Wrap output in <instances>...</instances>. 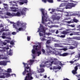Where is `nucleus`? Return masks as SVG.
Listing matches in <instances>:
<instances>
[{"label":"nucleus","mask_w":80,"mask_h":80,"mask_svg":"<svg viewBox=\"0 0 80 80\" xmlns=\"http://www.w3.org/2000/svg\"><path fill=\"white\" fill-rule=\"evenodd\" d=\"M41 11L42 14L43 15V16L42 17V23L44 24L45 23L44 21L47 22V17L45 15V9L42 8L40 9Z\"/></svg>","instance_id":"f257e3e1"},{"label":"nucleus","mask_w":80,"mask_h":80,"mask_svg":"<svg viewBox=\"0 0 80 80\" xmlns=\"http://www.w3.org/2000/svg\"><path fill=\"white\" fill-rule=\"evenodd\" d=\"M33 79V77L32 76V73H28L26 74L24 80H31Z\"/></svg>","instance_id":"f03ea898"},{"label":"nucleus","mask_w":80,"mask_h":80,"mask_svg":"<svg viewBox=\"0 0 80 80\" xmlns=\"http://www.w3.org/2000/svg\"><path fill=\"white\" fill-rule=\"evenodd\" d=\"M23 65H24V69H26L27 70H28V69H29V73H31V69L30 68V67L28 66V65H30V64H28L27 63H25L24 62L23 63Z\"/></svg>","instance_id":"7ed1b4c3"},{"label":"nucleus","mask_w":80,"mask_h":80,"mask_svg":"<svg viewBox=\"0 0 80 80\" xmlns=\"http://www.w3.org/2000/svg\"><path fill=\"white\" fill-rule=\"evenodd\" d=\"M76 4H75L73 3H69L67 5V7H66V9H68V8H72V7H75L76 6Z\"/></svg>","instance_id":"20e7f679"},{"label":"nucleus","mask_w":80,"mask_h":80,"mask_svg":"<svg viewBox=\"0 0 80 80\" xmlns=\"http://www.w3.org/2000/svg\"><path fill=\"white\" fill-rule=\"evenodd\" d=\"M33 48H35V50H40V48H42V46L41 45V44L39 43V46L38 45H34L33 46Z\"/></svg>","instance_id":"39448f33"},{"label":"nucleus","mask_w":80,"mask_h":80,"mask_svg":"<svg viewBox=\"0 0 80 80\" xmlns=\"http://www.w3.org/2000/svg\"><path fill=\"white\" fill-rule=\"evenodd\" d=\"M21 24V23H20V22H18L17 23L13 24V27H14V28H15L16 29H18V28L17 27H18V26H19Z\"/></svg>","instance_id":"423d86ee"},{"label":"nucleus","mask_w":80,"mask_h":80,"mask_svg":"<svg viewBox=\"0 0 80 80\" xmlns=\"http://www.w3.org/2000/svg\"><path fill=\"white\" fill-rule=\"evenodd\" d=\"M13 15L14 17H16V16H17V17H20V16H21V13L20 12H17L16 13L14 12V14Z\"/></svg>","instance_id":"0eeeda50"},{"label":"nucleus","mask_w":80,"mask_h":80,"mask_svg":"<svg viewBox=\"0 0 80 80\" xmlns=\"http://www.w3.org/2000/svg\"><path fill=\"white\" fill-rule=\"evenodd\" d=\"M0 65L5 66V65H7V62L5 61H0Z\"/></svg>","instance_id":"6e6552de"},{"label":"nucleus","mask_w":80,"mask_h":80,"mask_svg":"<svg viewBox=\"0 0 80 80\" xmlns=\"http://www.w3.org/2000/svg\"><path fill=\"white\" fill-rule=\"evenodd\" d=\"M47 52L49 53H51L52 55H54V52L52 50H50V49H47Z\"/></svg>","instance_id":"1a4fd4ad"},{"label":"nucleus","mask_w":80,"mask_h":80,"mask_svg":"<svg viewBox=\"0 0 80 80\" xmlns=\"http://www.w3.org/2000/svg\"><path fill=\"white\" fill-rule=\"evenodd\" d=\"M47 52L49 53H51L52 55H54V52L52 50H50V49H47Z\"/></svg>","instance_id":"9d476101"},{"label":"nucleus","mask_w":80,"mask_h":80,"mask_svg":"<svg viewBox=\"0 0 80 80\" xmlns=\"http://www.w3.org/2000/svg\"><path fill=\"white\" fill-rule=\"evenodd\" d=\"M75 58H78V59H76L74 61V62H77V61H78V60H79V58H80V53H79L78 54V55H76L75 56Z\"/></svg>","instance_id":"9b49d317"},{"label":"nucleus","mask_w":80,"mask_h":80,"mask_svg":"<svg viewBox=\"0 0 80 80\" xmlns=\"http://www.w3.org/2000/svg\"><path fill=\"white\" fill-rule=\"evenodd\" d=\"M5 75H6V76H7V77H10V76H13V75H14L15 77L16 76V75H15V74H12L11 75H10V74L8 73H6Z\"/></svg>","instance_id":"f8f14e48"},{"label":"nucleus","mask_w":80,"mask_h":80,"mask_svg":"<svg viewBox=\"0 0 80 80\" xmlns=\"http://www.w3.org/2000/svg\"><path fill=\"white\" fill-rule=\"evenodd\" d=\"M13 14L14 12H12V14L10 12H7L6 13L7 15L10 16V17H14Z\"/></svg>","instance_id":"ddd939ff"},{"label":"nucleus","mask_w":80,"mask_h":80,"mask_svg":"<svg viewBox=\"0 0 80 80\" xmlns=\"http://www.w3.org/2000/svg\"><path fill=\"white\" fill-rule=\"evenodd\" d=\"M71 31L67 32V31H63L62 32V34L63 35H68L69 33H70Z\"/></svg>","instance_id":"4468645a"},{"label":"nucleus","mask_w":80,"mask_h":80,"mask_svg":"<svg viewBox=\"0 0 80 80\" xmlns=\"http://www.w3.org/2000/svg\"><path fill=\"white\" fill-rule=\"evenodd\" d=\"M27 72L28 73H30V72L28 73L29 72V71L27 69H24V71L22 72V75H25L27 73Z\"/></svg>","instance_id":"2eb2a0df"},{"label":"nucleus","mask_w":80,"mask_h":80,"mask_svg":"<svg viewBox=\"0 0 80 80\" xmlns=\"http://www.w3.org/2000/svg\"><path fill=\"white\" fill-rule=\"evenodd\" d=\"M68 53L67 52H65L64 53H63L62 54H59L60 56H61L62 57H66V56H67L68 55Z\"/></svg>","instance_id":"dca6fc26"},{"label":"nucleus","mask_w":80,"mask_h":80,"mask_svg":"<svg viewBox=\"0 0 80 80\" xmlns=\"http://www.w3.org/2000/svg\"><path fill=\"white\" fill-rule=\"evenodd\" d=\"M55 47H61L62 48L63 47L62 46L60 45V44H55Z\"/></svg>","instance_id":"f3484780"},{"label":"nucleus","mask_w":80,"mask_h":80,"mask_svg":"<svg viewBox=\"0 0 80 80\" xmlns=\"http://www.w3.org/2000/svg\"><path fill=\"white\" fill-rule=\"evenodd\" d=\"M45 70L43 68H41L40 69H39L38 70V72L39 73H42V72H43Z\"/></svg>","instance_id":"a211bd4d"},{"label":"nucleus","mask_w":80,"mask_h":80,"mask_svg":"<svg viewBox=\"0 0 80 80\" xmlns=\"http://www.w3.org/2000/svg\"><path fill=\"white\" fill-rule=\"evenodd\" d=\"M73 46H74L75 48H77L78 46V43L77 42H75L72 44Z\"/></svg>","instance_id":"6ab92c4d"},{"label":"nucleus","mask_w":80,"mask_h":80,"mask_svg":"<svg viewBox=\"0 0 80 80\" xmlns=\"http://www.w3.org/2000/svg\"><path fill=\"white\" fill-rule=\"evenodd\" d=\"M54 55H60V53H59V52L58 51H57L55 50H54Z\"/></svg>","instance_id":"aec40b11"},{"label":"nucleus","mask_w":80,"mask_h":80,"mask_svg":"<svg viewBox=\"0 0 80 80\" xmlns=\"http://www.w3.org/2000/svg\"><path fill=\"white\" fill-rule=\"evenodd\" d=\"M73 39H74V40H80V37H73Z\"/></svg>","instance_id":"412c9836"},{"label":"nucleus","mask_w":80,"mask_h":80,"mask_svg":"<svg viewBox=\"0 0 80 80\" xmlns=\"http://www.w3.org/2000/svg\"><path fill=\"white\" fill-rule=\"evenodd\" d=\"M40 28H41V29L40 28H38L39 30L38 31H38L40 30H43V29H45V28H44V27L42 25V24H40Z\"/></svg>","instance_id":"4be33fe9"},{"label":"nucleus","mask_w":80,"mask_h":80,"mask_svg":"<svg viewBox=\"0 0 80 80\" xmlns=\"http://www.w3.org/2000/svg\"><path fill=\"white\" fill-rule=\"evenodd\" d=\"M20 13H21V15H25V12L23 11H22H22H20Z\"/></svg>","instance_id":"5701e85b"},{"label":"nucleus","mask_w":80,"mask_h":80,"mask_svg":"<svg viewBox=\"0 0 80 80\" xmlns=\"http://www.w3.org/2000/svg\"><path fill=\"white\" fill-rule=\"evenodd\" d=\"M8 73H11L12 72V69L10 68H8L7 69V71H6Z\"/></svg>","instance_id":"b1692460"},{"label":"nucleus","mask_w":80,"mask_h":80,"mask_svg":"<svg viewBox=\"0 0 80 80\" xmlns=\"http://www.w3.org/2000/svg\"><path fill=\"white\" fill-rule=\"evenodd\" d=\"M77 71L76 70H73L72 71V73L74 74L75 75V74H77Z\"/></svg>","instance_id":"393cba45"},{"label":"nucleus","mask_w":80,"mask_h":80,"mask_svg":"<svg viewBox=\"0 0 80 80\" xmlns=\"http://www.w3.org/2000/svg\"><path fill=\"white\" fill-rule=\"evenodd\" d=\"M21 2H24V3H27L28 1L27 0H20Z\"/></svg>","instance_id":"a878e982"},{"label":"nucleus","mask_w":80,"mask_h":80,"mask_svg":"<svg viewBox=\"0 0 80 80\" xmlns=\"http://www.w3.org/2000/svg\"><path fill=\"white\" fill-rule=\"evenodd\" d=\"M56 16L55 15H53L52 16V18L53 19V20H56Z\"/></svg>","instance_id":"bb28decb"},{"label":"nucleus","mask_w":80,"mask_h":80,"mask_svg":"<svg viewBox=\"0 0 80 80\" xmlns=\"http://www.w3.org/2000/svg\"><path fill=\"white\" fill-rule=\"evenodd\" d=\"M72 33H74V35H80V34H79V33H80V32H72Z\"/></svg>","instance_id":"cd10ccee"},{"label":"nucleus","mask_w":80,"mask_h":80,"mask_svg":"<svg viewBox=\"0 0 80 80\" xmlns=\"http://www.w3.org/2000/svg\"><path fill=\"white\" fill-rule=\"evenodd\" d=\"M37 54H38V56L39 57V56H40V55H41L42 54L41 51H38L37 52Z\"/></svg>","instance_id":"c85d7f7f"},{"label":"nucleus","mask_w":80,"mask_h":80,"mask_svg":"<svg viewBox=\"0 0 80 80\" xmlns=\"http://www.w3.org/2000/svg\"><path fill=\"white\" fill-rule=\"evenodd\" d=\"M12 52V50L10 49L9 51V53L8 54L9 55H12V52Z\"/></svg>","instance_id":"c756f323"},{"label":"nucleus","mask_w":80,"mask_h":80,"mask_svg":"<svg viewBox=\"0 0 80 80\" xmlns=\"http://www.w3.org/2000/svg\"><path fill=\"white\" fill-rule=\"evenodd\" d=\"M36 52V51H35V49H33L32 50V54H33V55H35V54Z\"/></svg>","instance_id":"7c9ffc66"},{"label":"nucleus","mask_w":80,"mask_h":80,"mask_svg":"<svg viewBox=\"0 0 80 80\" xmlns=\"http://www.w3.org/2000/svg\"><path fill=\"white\" fill-rule=\"evenodd\" d=\"M27 10H28V9H27V8H24L22 9V11H24V12H27Z\"/></svg>","instance_id":"2f4dec72"},{"label":"nucleus","mask_w":80,"mask_h":80,"mask_svg":"<svg viewBox=\"0 0 80 80\" xmlns=\"http://www.w3.org/2000/svg\"><path fill=\"white\" fill-rule=\"evenodd\" d=\"M28 62L29 63H33L34 62V60H30V61H28Z\"/></svg>","instance_id":"473e14b6"},{"label":"nucleus","mask_w":80,"mask_h":80,"mask_svg":"<svg viewBox=\"0 0 80 80\" xmlns=\"http://www.w3.org/2000/svg\"><path fill=\"white\" fill-rule=\"evenodd\" d=\"M78 65L77 66H76L74 67V70H75L77 71V70H78Z\"/></svg>","instance_id":"72a5a7b5"},{"label":"nucleus","mask_w":80,"mask_h":80,"mask_svg":"<svg viewBox=\"0 0 80 80\" xmlns=\"http://www.w3.org/2000/svg\"><path fill=\"white\" fill-rule=\"evenodd\" d=\"M48 1L49 3H53V0H48Z\"/></svg>","instance_id":"f704fd0d"},{"label":"nucleus","mask_w":80,"mask_h":80,"mask_svg":"<svg viewBox=\"0 0 80 80\" xmlns=\"http://www.w3.org/2000/svg\"><path fill=\"white\" fill-rule=\"evenodd\" d=\"M41 51L43 53V54H45V50L43 49H42L41 50Z\"/></svg>","instance_id":"c9c22d12"},{"label":"nucleus","mask_w":80,"mask_h":80,"mask_svg":"<svg viewBox=\"0 0 80 80\" xmlns=\"http://www.w3.org/2000/svg\"><path fill=\"white\" fill-rule=\"evenodd\" d=\"M17 29L19 30V31H21V30H23V28H18V29Z\"/></svg>","instance_id":"e433bc0d"},{"label":"nucleus","mask_w":80,"mask_h":80,"mask_svg":"<svg viewBox=\"0 0 80 80\" xmlns=\"http://www.w3.org/2000/svg\"><path fill=\"white\" fill-rule=\"evenodd\" d=\"M54 62V61H52L51 62V63L49 64V66H52V64H53V63Z\"/></svg>","instance_id":"4c0bfd02"},{"label":"nucleus","mask_w":80,"mask_h":80,"mask_svg":"<svg viewBox=\"0 0 80 80\" xmlns=\"http://www.w3.org/2000/svg\"><path fill=\"white\" fill-rule=\"evenodd\" d=\"M73 22H75V23H77V22H78V21L76 19H73Z\"/></svg>","instance_id":"58836bf2"},{"label":"nucleus","mask_w":80,"mask_h":80,"mask_svg":"<svg viewBox=\"0 0 80 80\" xmlns=\"http://www.w3.org/2000/svg\"><path fill=\"white\" fill-rule=\"evenodd\" d=\"M21 26L22 27L24 28L25 26V24L24 23H21Z\"/></svg>","instance_id":"ea45409f"},{"label":"nucleus","mask_w":80,"mask_h":80,"mask_svg":"<svg viewBox=\"0 0 80 80\" xmlns=\"http://www.w3.org/2000/svg\"><path fill=\"white\" fill-rule=\"evenodd\" d=\"M40 32H43V33H45V29L42 30V31H40Z\"/></svg>","instance_id":"a19ab883"},{"label":"nucleus","mask_w":80,"mask_h":80,"mask_svg":"<svg viewBox=\"0 0 80 80\" xmlns=\"http://www.w3.org/2000/svg\"><path fill=\"white\" fill-rule=\"evenodd\" d=\"M61 50H63V51H66V50H68V49H67V48H64L61 49Z\"/></svg>","instance_id":"79ce46f5"},{"label":"nucleus","mask_w":80,"mask_h":80,"mask_svg":"<svg viewBox=\"0 0 80 80\" xmlns=\"http://www.w3.org/2000/svg\"><path fill=\"white\" fill-rule=\"evenodd\" d=\"M60 19V16H57L56 18V20H59Z\"/></svg>","instance_id":"37998d69"},{"label":"nucleus","mask_w":80,"mask_h":80,"mask_svg":"<svg viewBox=\"0 0 80 80\" xmlns=\"http://www.w3.org/2000/svg\"><path fill=\"white\" fill-rule=\"evenodd\" d=\"M59 65H60V66H61L62 67L63 65H64V64L62 63V62H60L59 63Z\"/></svg>","instance_id":"c03bdc74"},{"label":"nucleus","mask_w":80,"mask_h":80,"mask_svg":"<svg viewBox=\"0 0 80 80\" xmlns=\"http://www.w3.org/2000/svg\"><path fill=\"white\" fill-rule=\"evenodd\" d=\"M45 66L44 65H40V68H43V67H45Z\"/></svg>","instance_id":"a18cd8bd"},{"label":"nucleus","mask_w":80,"mask_h":80,"mask_svg":"<svg viewBox=\"0 0 80 80\" xmlns=\"http://www.w3.org/2000/svg\"><path fill=\"white\" fill-rule=\"evenodd\" d=\"M12 35H16L17 34V33H16V32H12Z\"/></svg>","instance_id":"49530a36"},{"label":"nucleus","mask_w":80,"mask_h":80,"mask_svg":"<svg viewBox=\"0 0 80 80\" xmlns=\"http://www.w3.org/2000/svg\"><path fill=\"white\" fill-rule=\"evenodd\" d=\"M27 40L28 41H30V36H27Z\"/></svg>","instance_id":"de8ad7c7"},{"label":"nucleus","mask_w":80,"mask_h":80,"mask_svg":"<svg viewBox=\"0 0 80 80\" xmlns=\"http://www.w3.org/2000/svg\"><path fill=\"white\" fill-rule=\"evenodd\" d=\"M61 38H65V35H61L60 36Z\"/></svg>","instance_id":"09e8293b"},{"label":"nucleus","mask_w":80,"mask_h":80,"mask_svg":"<svg viewBox=\"0 0 80 80\" xmlns=\"http://www.w3.org/2000/svg\"><path fill=\"white\" fill-rule=\"evenodd\" d=\"M46 47L47 48H48L47 49H47H50V46H48L47 45H46Z\"/></svg>","instance_id":"8fccbe9b"},{"label":"nucleus","mask_w":80,"mask_h":80,"mask_svg":"<svg viewBox=\"0 0 80 80\" xmlns=\"http://www.w3.org/2000/svg\"><path fill=\"white\" fill-rule=\"evenodd\" d=\"M58 62L57 61H54V65H57L58 64Z\"/></svg>","instance_id":"3c124183"},{"label":"nucleus","mask_w":80,"mask_h":80,"mask_svg":"<svg viewBox=\"0 0 80 80\" xmlns=\"http://www.w3.org/2000/svg\"><path fill=\"white\" fill-rule=\"evenodd\" d=\"M47 43H48V44H49L50 43V41L49 40H48L47 41Z\"/></svg>","instance_id":"603ef678"},{"label":"nucleus","mask_w":80,"mask_h":80,"mask_svg":"<svg viewBox=\"0 0 80 80\" xmlns=\"http://www.w3.org/2000/svg\"><path fill=\"white\" fill-rule=\"evenodd\" d=\"M75 48L74 47L71 46L70 47V49H71V50H73V49H75Z\"/></svg>","instance_id":"864d4df0"},{"label":"nucleus","mask_w":80,"mask_h":80,"mask_svg":"<svg viewBox=\"0 0 80 80\" xmlns=\"http://www.w3.org/2000/svg\"><path fill=\"white\" fill-rule=\"evenodd\" d=\"M10 9H11V10H13L14 9H16V8L11 7L10 8Z\"/></svg>","instance_id":"5fc2aeb1"},{"label":"nucleus","mask_w":80,"mask_h":80,"mask_svg":"<svg viewBox=\"0 0 80 80\" xmlns=\"http://www.w3.org/2000/svg\"><path fill=\"white\" fill-rule=\"evenodd\" d=\"M69 62L70 63H72V64H73V63H74V61H71Z\"/></svg>","instance_id":"6e6d98bb"},{"label":"nucleus","mask_w":80,"mask_h":80,"mask_svg":"<svg viewBox=\"0 0 80 80\" xmlns=\"http://www.w3.org/2000/svg\"><path fill=\"white\" fill-rule=\"evenodd\" d=\"M2 38H3V39H5V38H6V36L3 35L2 36Z\"/></svg>","instance_id":"4d7b16f0"},{"label":"nucleus","mask_w":80,"mask_h":80,"mask_svg":"<svg viewBox=\"0 0 80 80\" xmlns=\"http://www.w3.org/2000/svg\"><path fill=\"white\" fill-rule=\"evenodd\" d=\"M50 62L49 61H47L45 62V64H47V63H50Z\"/></svg>","instance_id":"13d9d810"},{"label":"nucleus","mask_w":80,"mask_h":80,"mask_svg":"<svg viewBox=\"0 0 80 80\" xmlns=\"http://www.w3.org/2000/svg\"><path fill=\"white\" fill-rule=\"evenodd\" d=\"M10 44H11V45H13L14 44V42L13 41H11L10 42Z\"/></svg>","instance_id":"bf43d9fd"},{"label":"nucleus","mask_w":80,"mask_h":80,"mask_svg":"<svg viewBox=\"0 0 80 80\" xmlns=\"http://www.w3.org/2000/svg\"><path fill=\"white\" fill-rule=\"evenodd\" d=\"M19 3H20V5H21L24 4V3L23 2H20Z\"/></svg>","instance_id":"052dcab7"},{"label":"nucleus","mask_w":80,"mask_h":80,"mask_svg":"<svg viewBox=\"0 0 80 80\" xmlns=\"http://www.w3.org/2000/svg\"><path fill=\"white\" fill-rule=\"evenodd\" d=\"M39 35L40 36V37H42V36H43V33L39 32Z\"/></svg>","instance_id":"680f3d73"},{"label":"nucleus","mask_w":80,"mask_h":80,"mask_svg":"<svg viewBox=\"0 0 80 80\" xmlns=\"http://www.w3.org/2000/svg\"><path fill=\"white\" fill-rule=\"evenodd\" d=\"M15 9L11 10L12 12H17V9Z\"/></svg>","instance_id":"e2e57ef3"},{"label":"nucleus","mask_w":80,"mask_h":80,"mask_svg":"<svg viewBox=\"0 0 80 80\" xmlns=\"http://www.w3.org/2000/svg\"><path fill=\"white\" fill-rule=\"evenodd\" d=\"M5 42H7V43H10V41L9 40H6Z\"/></svg>","instance_id":"0e129e2a"},{"label":"nucleus","mask_w":80,"mask_h":80,"mask_svg":"<svg viewBox=\"0 0 80 80\" xmlns=\"http://www.w3.org/2000/svg\"><path fill=\"white\" fill-rule=\"evenodd\" d=\"M69 27H75V25H69Z\"/></svg>","instance_id":"69168bd1"},{"label":"nucleus","mask_w":80,"mask_h":80,"mask_svg":"<svg viewBox=\"0 0 80 80\" xmlns=\"http://www.w3.org/2000/svg\"><path fill=\"white\" fill-rule=\"evenodd\" d=\"M5 76H4V75H2V76H0V78H4Z\"/></svg>","instance_id":"338daca9"},{"label":"nucleus","mask_w":80,"mask_h":80,"mask_svg":"<svg viewBox=\"0 0 80 80\" xmlns=\"http://www.w3.org/2000/svg\"><path fill=\"white\" fill-rule=\"evenodd\" d=\"M58 70H60V69H61V66L58 67Z\"/></svg>","instance_id":"774afa93"}]
</instances>
